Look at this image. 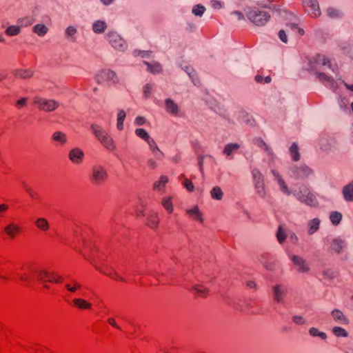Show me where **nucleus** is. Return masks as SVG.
Masks as SVG:
<instances>
[{
	"instance_id": "9",
	"label": "nucleus",
	"mask_w": 353,
	"mask_h": 353,
	"mask_svg": "<svg viewBox=\"0 0 353 353\" xmlns=\"http://www.w3.org/2000/svg\"><path fill=\"white\" fill-rule=\"evenodd\" d=\"M248 19L256 26H263L269 20L270 15L265 11L259 10H246Z\"/></svg>"
},
{
	"instance_id": "21",
	"label": "nucleus",
	"mask_w": 353,
	"mask_h": 353,
	"mask_svg": "<svg viewBox=\"0 0 353 353\" xmlns=\"http://www.w3.org/2000/svg\"><path fill=\"white\" fill-rule=\"evenodd\" d=\"M106 149L113 151L115 150V145L113 139L107 132L98 140Z\"/></svg>"
},
{
	"instance_id": "27",
	"label": "nucleus",
	"mask_w": 353,
	"mask_h": 353,
	"mask_svg": "<svg viewBox=\"0 0 353 353\" xmlns=\"http://www.w3.org/2000/svg\"><path fill=\"white\" fill-rule=\"evenodd\" d=\"M345 245L346 243L344 240L341 239L340 237H336L332 240L331 248L334 252L339 254L341 252H342Z\"/></svg>"
},
{
	"instance_id": "49",
	"label": "nucleus",
	"mask_w": 353,
	"mask_h": 353,
	"mask_svg": "<svg viewBox=\"0 0 353 353\" xmlns=\"http://www.w3.org/2000/svg\"><path fill=\"white\" fill-rule=\"evenodd\" d=\"M192 293L198 297H205L209 291L207 288H192Z\"/></svg>"
},
{
	"instance_id": "33",
	"label": "nucleus",
	"mask_w": 353,
	"mask_h": 353,
	"mask_svg": "<svg viewBox=\"0 0 353 353\" xmlns=\"http://www.w3.org/2000/svg\"><path fill=\"white\" fill-rule=\"evenodd\" d=\"M52 139L61 145L65 144L68 140L67 135L61 131L54 132L52 135Z\"/></svg>"
},
{
	"instance_id": "64",
	"label": "nucleus",
	"mask_w": 353,
	"mask_h": 353,
	"mask_svg": "<svg viewBox=\"0 0 353 353\" xmlns=\"http://www.w3.org/2000/svg\"><path fill=\"white\" fill-rule=\"evenodd\" d=\"M210 4H211L212 7L215 9H220L223 7L221 2H220L219 1H217V0H212L210 1Z\"/></svg>"
},
{
	"instance_id": "29",
	"label": "nucleus",
	"mask_w": 353,
	"mask_h": 353,
	"mask_svg": "<svg viewBox=\"0 0 353 353\" xmlns=\"http://www.w3.org/2000/svg\"><path fill=\"white\" fill-rule=\"evenodd\" d=\"M77 33V28L74 26H69L65 30V38L71 42H75Z\"/></svg>"
},
{
	"instance_id": "37",
	"label": "nucleus",
	"mask_w": 353,
	"mask_h": 353,
	"mask_svg": "<svg viewBox=\"0 0 353 353\" xmlns=\"http://www.w3.org/2000/svg\"><path fill=\"white\" fill-rule=\"evenodd\" d=\"M210 196L212 199L220 201L223 199V192L219 186H215L211 190Z\"/></svg>"
},
{
	"instance_id": "34",
	"label": "nucleus",
	"mask_w": 353,
	"mask_h": 353,
	"mask_svg": "<svg viewBox=\"0 0 353 353\" xmlns=\"http://www.w3.org/2000/svg\"><path fill=\"white\" fill-rule=\"evenodd\" d=\"M90 128L97 140L107 133L104 128L98 124L92 123Z\"/></svg>"
},
{
	"instance_id": "36",
	"label": "nucleus",
	"mask_w": 353,
	"mask_h": 353,
	"mask_svg": "<svg viewBox=\"0 0 353 353\" xmlns=\"http://www.w3.org/2000/svg\"><path fill=\"white\" fill-rule=\"evenodd\" d=\"M135 134L141 139L144 140L147 143H148L150 141L153 139L150 137L148 132L143 128L136 129Z\"/></svg>"
},
{
	"instance_id": "5",
	"label": "nucleus",
	"mask_w": 353,
	"mask_h": 353,
	"mask_svg": "<svg viewBox=\"0 0 353 353\" xmlns=\"http://www.w3.org/2000/svg\"><path fill=\"white\" fill-rule=\"evenodd\" d=\"M319 65L323 66L325 69L328 68L337 77L338 74V67L336 65L331 63L330 60L323 54H317L314 57H312L309 59V70H316V65Z\"/></svg>"
},
{
	"instance_id": "30",
	"label": "nucleus",
	"mask_w": 353,
	"mask_h": 353,
	"mask_svg": "<svg viewBox=\"0 0 353 353\" xmlns=\"http://www.w3.org/2000/svg\"><path fill=\"white\" fill-rule=\"evenodd\" d=\"M327 16L332 19H338L343 17V12L336 8L330 7L326 10Z\"/></svg>"
},
{
	"instance_id": "51",
	"label": "nucleus",
	"mask_w": 353,
	"mask_h": 353,
	"mask_svg": "<svg viewBox=\"0 0 353 353\" xmlns=\"http://www.w3.org/2000/svg\"><path fill=\"white\" fill-rule=\"evenodd\" d=\"M332 332L337 337H347L348 336L347 332L341 327H334Z\"/></svg>"
},
{
	"instance_id": "3",
	"label": "nucleus",
	"mask_w": 353,
	"mask_h": 353,
	"mask_svg": "<svg viewBox=\"0 0 353 353\" xmlns=\"http://www.w3.org/2000/svg\"><path fill=\"white\" fill-rule=\"evenodd\" d=\"M28 268L41 282H48L52 284H61L63 283V278L55 272L51 273L45 268H36L33 265H29Z\"/></svg>"
},
{
	"instance_id": "16",
	"label": "nucleus",
	"mask_w": 353,
	"mask_h": 353,
	"mask_svg": "<svg viewBox=\"0 0 353 353\" xmlns=\"http://www.w3.org/2000/svg\"><path fill=\"white\" fill-rule=\"evenodd\" d=\"M84 157V152L79 148L72 149L68 154L69 159L74 164L81 163Z\"/></svg>"
},
{
	"instance_id": "38",
	"label": "nucleus",
	"mask_w": 353,
	"mask_h": 353,
	"mask_svg": "<svg viewBox=\"0 0 353 353\" xmlns=\"http://www.w3.org/2000/svg\"><path fill=\"white\" fill-rule=\"evenodd\" d=\"M48 28L43 23H38L33 27V31L39 37H43L48 32Z\"/></svg>"
},
{
	"instance_id": "17",
	"label": "nucleus",
	"mask_w": 353,
	"mask_h": 353,
	"mask_svg": "<svg viewBox=\"0 0 353 353\" xmlns=\"http://www.w3.org/2000/svg\"><path fill=\"white\" fill-rule=\"evenodd\" d=\"M165 109L168 114L173 116L178 115L181 111L179 105L170 98L165 99Z\"/></svg>"
},
{
	"instance_id": "10",
	"label": "nucleus",
	"mask_w": 353,
	"mask_h": 353,
	"mask_svg": "<svg viewBox=\"0 0 353 353\" xmlns=\"http://www.w3.org/2000/svg\"><path fill=\"white\" fill-rule=\"evenodd\" d=\"M96 80L99 84L111 85L118 82L117 74L111 70L104 69L99 72L96 75Z\"/></svg>"
},
{
	"instance_id": "56",
	"label": "nucleus",
	"mask_w": 353,
	"mask_h": 353,
	"mask_svg": "<svg viewBox=\"0 0 353 353\" xmlns=\"http://www.w3.org/2000/svg\"><path fill=\"white\" fill-rule=\"evenodd\" d=\"M152 52L150 50H136L133 52V55L135 57H141L142 58L150 57Z\"/></svg>"
},
{
	"instance_id": "48",
	"label": "nucleus",
	"mask_w": 353,
	"mask_h": 353,
	"mask_svg": "<svg viewBox=\"0 0 353 353\" xmlns=\"http://www.w3.org/2000/svg\"><path fill=\"white\" fill-rule=\"evenodd\" d=\"M309 333L312 336H319L322 339L327 338L326 333L320 331L318 328L312 327L309 330Z\"/></svg>"
},
{
	"instance_id": "32",
	"label": "nucleus",
	"mask_w": 353,
	"mask_h": 353,
	"mask_svg": "<svg viewBox=\"0 0 353 353\" xmlns=\"http://www.w3.org/2000/svg\"><path fill=\"white\" fill-rule=\"evenodd\" d=\"M182 69L188 74L189 77L191 79L192 83L195 85H198L199 84V81L197 79L196 73L191 66L185 65L182 67Z\"/></svg>"
},
{
	"instance_id": "1",
	"label": "nucleus",
	"mask_w": 353,
	"mask_h": 353,
	"mask_svg": "<svg viewBox=\"0 0 353 353\" xmlns=\"http://www.w3.org/2000/svg\"><path fill=\"white\" fill-rule=\"evenodd\" d=\"M316 75L321 83L332 89L336 94V101L339 108L345 112H350L348 108L349 101L346 97L338 92L334 77L324 72H316Z\"/></svg>"
},
{
	"instance_id": "24",
	"label": "nucleus",
	"mask_w": 353,
	"mask_h": 353,
	"mask_svg": "<svg viewBox=\"0 0 353 353\" xmlns=\"http://www.w3.org/2000/svg\"><path fill=\"white\" fill-rule=\"evenodd\" d=\"M143 63L147 66V71L153 74H160L163 70L162 65L157 61L150 63L144 61Z\"/></svg>"
},
{
	"instance_id": "8",
	"label": "nucleus",
	"mask_w": 353,
	"mask_h": 353,
	"mask_svg": "<svg viewBox=\"0 0 353 353\" xmlns=\"http://www.w3.org/2000/svg\"><path fill=\"white\" fill-rule=\"evenodd\" d=\"M312 170L305 164L293 165L290 168V176L296 180H305L312 174Z\"/></svg>"
},
{
	"instance_id": "12",
	"label": "nucleus",
	"mask_w": 353,
	"mask_h": 353,
	"mask_svg": "<svg viewBox=\"0 0 353 353\" xmlns=\"http://www.w3.org/2000/svg\"><path fill=\"white\" fill-rule=\"evenodd\" d=\"M92 263L96 268L101 273L108 275L112 278L125 281V279L120 276L114 269L103 262L102 259H98V261H93Z\"/></svg>"
},
{
	"instance_id": "45",
	"label": "nucleus",
	"mask_w": 353,
	"mask_h": 353,
	"mask_svg": "<svg viewBox=\"0 0 353 353\" xmlns=\"http://www.w3.org/2000/svg\"><path fill=\"white\" fill-rule=\"evenodd\" d=\"M125 117L126 113L123 110H121L118 112L117 128L119 130H122L123 129V121Z\"/></svg>"
},
{
	"instance_id": "43",
	"label": "nucleus",
	"mask_w": 353,
	"mask_h": 353,
	"mask_svg": "<svg viewBox=\"0 0 353 353\" xmlns=\"http://www.w3.org/2000/svg\"><path fill=\"white\" fill-rule=\"evenodd\" d=\"M168 181V178L166 176L162 175L160 177V179L158 181H156L154 183L153 188L155 190H162L165 186V184Z\"/></svg>"
},
{
	"instance_id": "26",
	"label": "nucleus",
	"mask_w": 353,
	"mask_h": 353,
	"mask_svg": "<svg viewBox=\"0 0 353 353\" xmlns=\"http://www.w3.org/2000/svg\"><path fill=\"white\" fill-rule=\"evenodd\" d=\"M342 193L345 201H353V181L343 188Z\"/></svg>"
},
{
	"instance_id": "31",
	"label": "nucleus",
	"mask_w": 353,
	"mask_h": 353,
	"mask_svg": "<svg viewBox=\"0 0 353 353\" xmlns=\"http://www.w3.org/2000/svg\"><path fill=\"white\" fill-rule=\"evenodd\" d=\"M148 145L157 159H161L164 157V154L159 150L154 139L150 141Z\"/></svg>"
},
{
	"instance_id": "13",
	"label": "nucleus",
	"mask_w": 353,
	"mask_h": 353,
	"mask_svg": "<svg viewBox=\"0 0 353 353\" xmlns=\"http://www.w3.org/2000/svg\"><path fill=\"white\" fill-rule=\"evenodd\" d=\"M303 5L306 9L310 8V10H307V12L314 17L321 15V12L317 0H303Z\"/></svg>"
},
{
	"instance_id": "14",
	"label": "nucleus",
	"mask_w": 353,
	"mask_h": 353,
	"mask_svg": "<svg viewBox=\"0 0 353 353\" xmlns=\"http://www.w3.org/2000/svg\"><path fill=\"white\" fill-rule=\"evenodd\" d=\"M271 173L274 177V179L277 182L279 188H280V190L281 191L289 196L291 194V190L289 189L288 186L287 185L285 181H284V179L282 178L281 175L279 174V172L275 170V169H272L271 170Z\"/></svg>"
},
{
	"instance_id": "42",
	"label": "nucleus",
	"mask_w": 353,
	"mask_h": 353,
	"mask_svg": "<svg viewBox=\"0 0 353 353\" xmlns=\"http://www.w3.org/2000/svg\"><path fill=\"white\" fill-rule=\"evenodd\" d=\"M21 32V26L12 25L8 26L5 30V33L10 37H13L19 34Z\"/></svg>"
},
{
	"instance_id": "15",
	"label": "nucleus",
	"mask_w": 353,
	"mask_h": 353,
	"mask_svg": "<svg viewBox=\"0 0 353 353\" xmlns=\"http://www.w3.org/2000/svg\"><path fill=\"white\" fill-rule=\"evenodd\" d=\"M290 259L299 272H307L310 270L307 261L303 257L298 255H291Z\"/></svg>"
},
{
	"instance_id": "53",
	"label": "nucleus",
	"mask_w": 353,
	"mask_h": 353,
	"mask_svg": "<svg viewBox=\"0 0 353 353\" xmlns=\"http://www.w3.org/2000/svg\"><path fill=\"white\" fill-rule=\"evenodd\" d=\"M161 204L168 212L171 213L173 211V205L170 197L163 199Z\"/></svg>"
},
{
	"instance_id": "47",
	"label": "nucleus",
	"mask_w": 353,
	"mask_h": 353,
	"mask_svg": "<svg viewBox=\"0 0 353 353\" xmlns=\"http://www.w3.org/2000/svg\"><path fill=\"white\" fill-rule=\"evenodd\" d=\"M35 224L38 228L43 231H47L49 229V223L44 218L38 219L36 221Z\"/></svg>"
},
{
	"instance_id": "52",
	"label": "nucleus",
	"mask_w": 353,
	"mask_h": 353,
	"mask_svg": "<svg viewBox=\"0 0 353 353\" xmlns=\"http://www.w3.org/2000/svg\"><path fill=\"white\" fill-rule=\"evenodd\" d=\"M244 123L246 125L254 127L256 125V121L253 115L249 113L244 112Z\"/></svg>"
},
{
	"instance_id": "63",
	"label": "nucleus",
	"mask_w": 353,
	"mask_h": 353,
	"mask_svg": "<svg viewBox=\"0 0 353 353\" xmlns=\"http://www.w3.org/2000/svg\"><path fill=\"white\" fill-rule=\"evenodd\" d=\"M278 35L281 41H283V43L288 42V38H287V35H286L285 30H280L279 32Z\"/></svg>"
},
{
	"instance_id": "23",
	"label": "nucleus",
	"mask_w": 353,
	"mask_h": 353,
	"mask_svg": "<svg viewBox=\"0 0 353 353\" xmlns=\"http://www.w3.org/2000/svg\"><path fill=\"white\" fill-rule=\"evenodd\" d=\"M12 73L14 77L17 78L26 79L30 78L34 74V70L31 69H22V68H18L15 69L12 71Z\"/></svg>"
},
{
	"instance_id": "4",
	"label": "nucleus",
	"mask_w": 353,
	"mask_h": 353,
	"mask_svg": "<svg viewBox=\"0 0 353 353\" xmlns=\"http://www.w3.org/2000/svg\"><path fill=\"white\" fill-rule=\"evenodd\" d=\"M252 182L256 193L261 198H265L267 195V190L265 185V177L263 173L256 167L250 165Z\"/></svg>"
},
{
	"instance_id": "60",
	"label": "nucleus",
	"mask_w": 353,
	"mask_h": 353,
	"mask_svg": "<svg viewBox=\"0 0 353 353\" xmlns=\"http://www.w3.org/2000/svg\"><path fill=\"white\" fill-rule=\"evenodd\" d=\"M183 185L186 188V190L189 192H192L194 190V184L192 183V182L190 180H189L188 179H185L184 182H183Z\"/></svg>"
},
{
	"instance_id": "62",
	"label": "nucleus",
	"mask_w": 353,
	"mask_h": 353,
	"mask_svg": "<svg viewBox=\"0 0 353 353\" xmlns=\"http://www.w3.org/2000/svg\"><path fill=\"white\" fill-rule=\"evenodd\" d=\"M232 18L230 19L231 21H234L235 19L237 21H240L242 18V14L239 11H234L230 14Z\"/></svg>"
},
{
	"instance_id": "54",
	"label": "nucleus",
	"mask_w": 353,
	"mask_h": 353,
	"mask_svg": "<svg viewBox=\"0 0 353 353\" xmlns=\"http://www.w3.org/2000/svg\"><path fill=\"white\" fill-rule=\"evenodd\" d=\"M74 304L80 308H90L91 305L87 303L85 300L81 299H74L73 300Z\"/></svg>"
},
{
	"instance_id": "20",
	"label": "nucleus",
	"mask_w": 353,
	"mask_h": 353,
	"mask_svg": "<svg viewBox=\"0 0 353 353\" xmlns=\"http://www.w3.org/2000/svg\"><path fill=\"white\" fill-rule=\"evenodd\" d=\"M331 315L336 323L343 325L349 324V319L344 315L341 310L334 309V310L332 311Z\"/></svg>"
},
{
	"instance_id": "41",
	"label": "nucleus",
	"mask_w": 353,
	"mask_h": 353,
	"mask_svg": "<svg viewBox=\"0 0 353 353\" xmlns=\"http://www.w3.org/2000/svg\"><path fill=\"white\" fill-rule=\"evenodd\" d=\"M187 212L200 222H203V218L201 211L197 206L187 210Z\"/></svg>"
},
{
	"instance_id": "25",
	"label": "nucleus",
	"mask_w": 353,
	"mask_h": 353,
	"mask_svg": "<svg viewBox=\"0 0 353 353\" xmlns=\"http://www.w3.org/2000/svg\"><path fill=\"white\" fill-rule=\"evenodd\" d=\"M108 28V24L104 20H96L92 24V30L95 34L103 33Z\"/></svg>"
},
{
	"instance_id": "46",
	"label": "nucleus",
	"mask_w": 353,
	"mask_h": 353,
	"mask_svg": "<svg viewBox=\"0 0 353 353\" xmlns=\"http://www.w3.org/2000/svg\"><path fill=\"white\" fill-rule=\"evenodd\" d=\"M342 219V214L339 212H332L330 216V219L332 223L334 225L339 224Z\"/></svg>"
},
{
	"instance_id": "50",
	"label": "nucleus",
	"mask_w": 353,
	"mask_h": 353,
	"mask_svg": "<svg viewBox=\"0 0 353 353\" xmlns=\"http://www.w3.org/2000/svg\"><path fill=\"white\" fill-rule=\"evenodd\" d=\"M205 11V8L201 4H197L192 8V12L197 17H202Z\"/></svg>"
},
{
	"instance_id": "40",
	"label": "nucleus",
	"mask_w": 353,
	"mask_h": 353,
	"mask_svg": "<svg viewBox=\"0 0 353 353\" xmlns=\"http://www.w3.org/2000/svg\"><path fill=\"white\" fill-rule=\"evenodd\" d=\"M290 153L294 161H297L300 159V154L299 152V147L296 143H293L290 147Z\"/></svg>"
},
{
	"instance_id": "7",
	"label": "nucleus",
	"mask_w": 353,
	"mask_h": 353,
	"mask_svg": "<svg viewBox=\"0 0 353 353\" xmlns=\"http://www.w3.org/2000/svg\"><path fill=\"white\" fill-rule=\"evenodd\" d=\"M105 37L109 43L115 50L123 52L128 49L127 42L116 31H108L105 34Z\"/></svg>"
},
{
	"instance_id": "55",
	"label": "nucleus",
	"mask_w": 353,
	"mask_h": 353,
	"mask_svg": "<svg viewBox=\"0 0 353 353\" xmlns=\"http://www.w3.org/2000/svg\"><path fill=\"white\" fill-rule=\"evenodd\" d=\"M265 151L267 153V155L268 157V163L270 165H271L272 163L274 161V160L276 159V155L270 146H265Z\"/></svg>"
},
{
	"instance_id": "61",
	"label": "nucleus",
	"mask_w": 353,
	"mask_h": 353,
	"mask_svg": "<svg viewBox=\"0 0 353 353\" xmlns=\"http://www.w3.org/2000/svg\"><path fill=\"white\" fill-rule=\"evenodd\" d=\"M254 143L257 145L259 147L265 150V146H268L260 137H256L253 140Z\"/></svg>"
},
{
	"instance_id": "22",
	"label": "nucleus",
	"mask_w": 353,
	"mask_h": 353,
	"mask_svg": "<svg viewBox=\"0 0 353 353\" xmlns=\"http://www.w3.org/2000/svg\"><path fill=\"white\" fill-rule=\"evenodd\" d=\"M3 230L10 238L12 239L21 232V228L14 223H10L4 228Z\"/></svg>"
},
{
	"instance_id": "44",
	"label": "nucleus",
	"mask_w": 353,
	"mask_h": 353,
	"mask_svg": "<svg viewBox=\"0 0 353 353\" xmlns=\"http://www.w3.org/2000/svg\"><path fill=\"white\" fill-rule=\"evenodd\" d=\"M340 49L345 54L353 59V45L350 43H343L340 46Z\"/></svg>"
},
{
	"instance_id": "57",
	"label": "nucleus",
	"mask_w": 353,
	"mask_h": 353,
	"mask_svg": "<svg viewBox=\"0 0 353 353\" xmlns=\"http://www.w3.org/2000/svg\"><path fill=\"white\" fill-rule=\"evenodd\" d=\"M276 238L280 243H283L286 239V234L285 232L283 230L281 226H279V228H278V230L276 232Z\"/></svg>"
},
{
	"instance_id": "59",
	"label": "nucleus",
	"mask_w": 353,
	"mask_h": 353,
	"mask_svg": "<svg viewBox=\"0 0 353 353\" xmlns=\"http://www.w3.org/2000/svg\"><path fill=\"white\" fill-rule=\"evenodd\" d=\"M153 88V85L151 83H147L143 88V95L145 98L150 97L151 92Z\"/></svg>"
},
{
	"instance_id": "35",
	"label": "nucleus",
	"mask_w": 353,
	"mask_h": 353,
	"mask_svg": "<svg viewBox=\"0 0 353 353\" xmlns=\"http://www.w3.org/2000/svg\"><path fill=\"white\" fill-rule=\"evenodd\" d=\"M320 223L321 221L318 218L310 220L307 223L308 234L311 235L315 233L319 229Z\"/></svg>"
},
{
	"instance_id": "28",
	"label": "nucleus",
	"mask_w": 353,
	"mask_h": 353,
	"mask_svg": "<svg viewBox=\"0 0 353 353\" xmlns=\"http://www.w3.org/2000/svg\"><path fill=\"white\" fill-rule=\"evenodd\" d=\"M241 145L238 143H228L223 149V153L228 157H232L240 149Z\"/></svg>"
},
{
	"instance_id": "19",
	"label": "nucleus",
	"mask_w": 353,
	"mask_h": 353,
	"mask_svg": "<svg viewBox=\"0 0 353 353\" xmlns=\"http://www.w3.org/2000/svg\"><path fill=\"white\" fill-rule=\"evenodd\" d=\"M287 294L288 291L286 288H272V290L270 292V294L278 303H283Z\"/></svg>"
},
{
	"instance_id": "11",
	"label": "nucleus",
	"mask_w": 353,
	"mask_h": 353,
	"mask_svg": "<svg viewBox=\"0 0 353 353\" xmlns=\"http://www.w3.org/2000/svg\"><path fill=\"white\" fill-rule=\"evenodd\" d=\"M33 102L40 110L45 112L54 111L59 106V103L57 101L39 96L34 97Z\"/></svg>"
},
{
	"instance_id": "58",
	"label": "nucleus",
	"mask_w": 353,
	"mask_h": 353,
	"mask_svg": "<svg viewBox=\"0 0 353 353\" xmlns=\"http://www.w3.org/2000/svg\"><path fill=\"white\" fill-rule=\"evenodd\" d=\"M292 321L296 325H304L306 323V319L301 315H294L292 316Z\"/></svg>"
},
{
	"instance_id": "18",
	"label": "nucleus",
	"mask_w": 353,
	"mask_h": 353,
	"mask_svg": "<svg viewBox=\"0 0 353 353\" xmlns=\"http://www.w3.org/2000/svg\"><path fill=\"white\" fill-rule=\"evenodd\" d=\"M333 142L334 139L326 135L321 136L318 141L320 149L325 152H329L331 150Z\"/></svg>"
},
{
	"instance_id": "6",
	"label": "nucleus",
	"mask_w": 353,
	"mask_h": 353,
	"mask_svg": "<svg viewBox=\"0 0 353 353\" xmlns=\"http://www.w3.org/2000/svg\"><path fill=\"white\" fill-rule=\"evenodd\" d=\"M108 178V171L103 165L96 164L92 167L90 179L93 185H101L106 182Z\"/></svg>"
},
{
	"instance_id": "2",
	"label": "nucleus",
	"mask_w": 353,
	"mask_h": 353,
	"mask_svg": "<svg viewBox=\"0 0 353 353\" xmlns=\"http://www.w3.org/2000/svg\"><path fill=\"white\" fill-rule=\"evenodd\" d=\"M292 194L298 201L308 206L313 207L317 204L316 196L304 184H297L296 188L291 190Z\"/></svg>"
},
{
	"instance_id": "39",
	"label": "nucleus",
	"mask_w": 353,
	"mask_h": 353,
	"mask_svg": "<svg viewBox=\"0 0 353 353\" xmlns=\"http://www.w3.org/2000/svg\"><path fill=\"white\" fill-rule=\"evenodd\" d=\"M159 218L157 213H152L148 217L147 225L152 228H157L159 225Z\"/></svg>"
}]
</instances>
